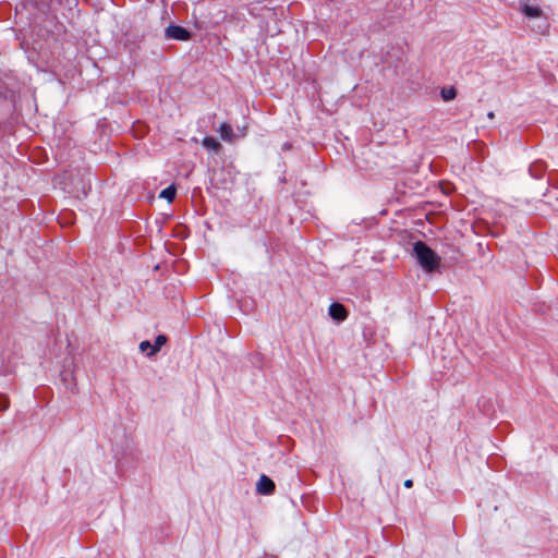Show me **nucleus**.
Wrapping results in <instances>:
<instances>
[{
  "label": "nucleus",
  "instance_id": "nucleus-1",
  "mask_svg": "<svg viewBox=\"0 0 558 558\" xmlns=\"http://www.w3.org/2000/svg\"><path fill=\"white\" fill-rule=\"evenodd\" d=\"M413 255L420 266L427 272H433L440 266V257L424 241H416L413 244Z\"/></svg>",
  "mask_w": 558,
  "mask_h": 558
},
{
  "label": "nucleus",
  "instance_id": "nucleus-2",
  "mask_svg": "<svg viewBox=\"0 0 558 558\" xmlns=\"http://www.w3.org/2000/svg\"><path fill=\"white\" fill-rule=\"evenodd\" d=\"M168 341V337L166 335H158L155 338V342L150 343L148 340H144L140 343V351L145 353L148 357H153L156 355L161 347L166 344Z\"/></svg>",
  "mask_w": 558,
  "mask_h": 558
},
{
  "label": "nucleus",
  "instance_id": "nucleus-3",
  "mask_svg": "<svg viewBox=\"0 0 558 558\" xmlns=\"http://www.w3.org/2000/svg\"><path fill=\"white\" fill-rule=\"evenodd\" d=\"M165 38L168 40L187 41L192 38V33L183 26L170 24L165 29Z\"/></svg>",
  "mask_w": 558,
  "mask_h": 558
},
{
  "label": "nucleus",
  "instance_id": "nucleus-4",
  "mask_svg": "<svg viewBox=\"0 0 558 558\" xmlns=\"http://www.w3.org/2000/svg\"><path fill=\"white\" fill-rule=\"evenodd\" d=\"M276 485L275 482L267 475L263 474L260 475L257 484H256V490L260 495H271L275 493Z\"/></svg>",
  "mask_w": 558,
  "mask_h": 558
},
{
  "label": "nucleus",
  "instance_id": "nucleus-5",
  "mask_svg": "<svg viewBox=\"0 0 558 558\" xmlns=\"http://www.w3.org/2000/svg\"><path fill=\"white\" fill-rule=\"evenodd\" d=\"M328 313L330 317L338 323L345 320L348 317L347 308L344 305L338 302H333L329 305Z\"/></svg>",
  "mask_w": 558,
  "mask_h": 558
},
{
  "label": "nucleus",
  "instance_id": "nucleus-6",
  "mask_svg": "<svg viewBox=\"0 0 558 558\" xmlns=\"http://www.w3.org/2000/svg\"><path fill=\"white\" fill-rule=\"evenodd\" d=\"M547 170V165L542 160H536L532 162L529 167V172L531 177L534 179H541L543 178L544 173Z\"/></svg>",
  "mask_w": 558,
  "mask_h": 558
},
{
  "label": "nucleus",
  "instance_id": "nucleus-7",
  "mask_svg": "<svg viewBox=\"0 0 558 558\" xmlns=\"http://www.w3.org/2000/svg\"><path fill=\"white\" fill-rule=\"evenodd\" d=\"M60 376L66 389H69L72 393L77 392L75 377L71 371L63 369Z\"/></svg>",
  "mask_w": 558,
  "mask_h": 558
},
{
  "label": "nucleus",
  "instance_id": "nucleus-8",
  "mask_svg": "<svg viewBox=\"0 0 558 558\" xmlns=\"http://www.w3.org/2000/svg\"><path fill=\"white\" fill-rule=\"evenodd\" d=\"M202 145L208 150H213L215 153L221 149V144L213 136H205L203 138Z\"/></svg>",
  "mask_w": 558,
  "mask_h": 558
},
{
  "label": "nucleus",
  "instance_id": "nucleus-9",
  "mask_svg": "<svg viewBox=\"0 0 558 558\" xmlns=\"http://www.w3.org/2000/svg\"><path fill=\"white\" fill-rule=\"evenodd\" d=\"M521 12L527 17H539L542 15V9L539 7H532L529 4H523L521 7Z\"/></svg>",
  "mask_w": 558,
  "mask_h": 558
},
{
  "label": "nucleus",
  "instance_id": "nucleus-10",
  "mask_svg": "<svg viewBox=\"0 0 558 558\" xmlns=\"http://www.w3.org/2000/svg\"><path fill=\"white\" fill-rule=\"evenodd\" d=\"M219 132L221 138L226 142H231L234 137L232 126L226 122L221 123Z\"/></svg>",
  "mask_w": 558,
  "mask_h": 558
},
{
  "label": "nucleus",
  "instance_id": "nucleus-11",
  "mask_svg": "<svg viewBox=\"0 0 558 558\" xmlns=\"http://www.w3.org/2000/svg\"><path fill=\"white\" fill-rule=\"evenodd\" d=\"M44 5L48 9H56V5H60L65 3L66 5L71 7L72 4H76L77 0H43Z\"/></svg>",
  "mask_w": 558,
  "mask_h": 558
},
{
  "label": "nucleus",
  "instance_id": "nucleus-12",
  "mask_svg": "<svg viewBox=\"0 0 558 558\" xmlns=\"http://www.w3.org/2000/svg\"><path fill=\"white\" fill-rule=\"evenodd\" d=\"M177 195V189L173 184L169 185L168 187L163 189L160 192V197L167 199L169 203L172 202L175 198Z\"/></svg>",
  "mask_w": 558,
  "mask_h": 558
},
{
  "label": "nucleus",
  "instance_id": "nucleus-13",
  "mask_svg": "<svg viewBox=\"0 0 558 558\" xmlns=\"http://www.w3.org/2000/svg\"><path fill=\"white\" fill-rule=\"evenodd\" d=\"M440 96L445 101L453 100L457 97V89L451 87H442L440 90Z\"/></svg>",
  "mask_w": 558,
  "mask_h": 558
},
{
  "label": "nucleus",
  "instance_id": "nucleus-14",
  "mask_svg": "<svg viewBox=\"0 0 558 558\" xmlns=\"http://www.w3.org/2000/svg\"><path fill=\"white\" fill-rule=\"evenodd\" d=\"M10 405L9 399L7 396L0 395V412L5 411Z\"/></svg>",
  "mask_w": 558,
  "mask_h": 558
},
{
  "label": "nucleus",
  "instance_id": "nucleus-15",
  "mask_svg": "<svg viewBox=\"0 0 558 558\" xmlns=\"http://www.w3.org/2000/svg\"><path fill=\"white\" fill-rule=\"evenodd\" d=\"M403 485H404L405 488H411L413 486V481L410 480V478L405 480Z\"/></svg>",
  "mask_w": 558,
  "mask_h": 558
},
{
  "label": "nucleus",
  "instance_id": "nucleus-16",
  "mask_svg": "<svg viewBox=\"0 0 558 558\" xmlns=\"http://www.w3.org/2000/svg\"><path fill=\"white\" fill-rule=\"evenodd\" d=\"M291 146H292V145H291L290 143H288V142H287V143H284V144H283V147H282V148H283L284 150H287V149H290V148H291Z\"/></svg>",
  "mask_w": 558,
  "mask_h": 558
},
{
  "label": "nucleus",
  "instance_id": "nucleus-17",
  "mask_svg": "<svg viewBox=\"0 0 558 558\" xmlns=\"http://www.w3.org/2000/svg\"><path fill=\"white\" fill-rule=\"evenodd\" d=\"M488 119L493 120L495 118V113L493 111H489L487 113Z\"/></svg>",
  "mask_w": 558,
  "mask_h": 558
}]
</instances>
